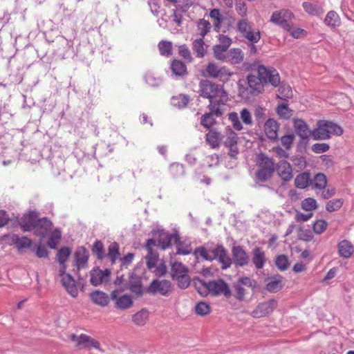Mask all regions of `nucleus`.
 Here are the masks:
<instances>
[{
  "mask_svg": "<svg viewBox=\"0 0 354 354\" xmlns=\"http://www.w3.org/2000/svg\"><path fill=\"white\" fill-rule=\"evenodd\" d=\"M310 174L304 172L299 174L295 179V185L299 189H304L309 185Z\"/></svg>",
  "mask_w": 354,
  "mask_h": 354,
  "instance_id": "obj_37",
  "label": "nucleus"
},
{
  "mask_svg": "<svg viewBox=\"0 0 354 354\" xmlns=\"http://www.w3.org/2000/svg\"><path fill=\"white\" fill-rule=\"evenodd\" d=\"M257 165L259 167L256 176L261 182L268 180L274 171L273 160L266 154L261 153L257 157Z\"/></svg>",
  "mask_w": 354,
  "mask_h": 354,
  "instance_id": "obj_5",
  "label": "nucleus"
},
{
  "mask_svg": "<svg viewBox=\"0 0 354 354\" xmlns=\"http://www.w3.org/2000/svg\"><path fill=\"white\" fill-rule=\"evenodd\" d=\"M90 296L92 301L98 306L104 307L107 306L109 303V296L102 291H93L91 293Z\"/></svg>",
  "mask_w": 354,
  "mask_h": 354,
  "instance_id": "obj_28",
  "label": "nucleus"
},
{
  "mask_svg": "<svg viewBox=\"0 0 354 354\" xmlns=\"http://www.w3.org/2000/svg\"><path fill=\"white\" fill-rule=\"evenodd\" d=\"M5 241L8 244L15 245L18 250H22L30 246L32 241L26 236L20 237L15 234H7L4 236Z\"/></svg>",
  "mask_w": 354,
  "mask_h": 354,
  "instance_id": "obj_17",
  "label": "nucleus"
},
{
  "mask_svg": "<svg viewBox=\"0 0 354 354\" xmlns=\"http://www.w3.org/2000/svg\"><path fill=\"white\" fill-rule=\"evenodd\" d=\"M256 73L257 74H250L247 77L248 84L251 93L258 94L263 92L264 86L267 84H270L274 87L279 85L280 77L275 68L258 65Z\"/></svg>",
  "mask_w": 354,
  "mask_h": 354,
  "instance_id": "obj_1",
  "label": "nucleus"
},
{
  "mask_svg": "<svg viewBox=\"0 0 354 354\" xmlns=\"http://www.w3.org/2000/svg\"><path fill=\"white\" fill-rule=\"evenodd\" d=\"M301 206L304 210L312 212V211L317 208L318 205L316 200L313 198H307L301 201Z\"/></svg>",
  "mask_w": 354,
  "mask_h": 354,
  "instance_id": "obj_44",
  "label": "nucleus"
},
{
  "mask_svg": "<svg viewBox=\"0 0 354 354\" xmlns=\"http://www.w3.org/2000/svg\"><path fill=\"white\" fill-rule=\"evenodd\" d=\"M145 80L146 83L151 86H157L161 84V80L155 77L152 72H147L145 75Z\"/></svg>",
  "mask_w": 354,
  "mask_h": 354,
  "instance_id": "obj_53",
  "label": "nucleus"
},
{
  "mask_svg": "<svg viewBox=\"0 0 354 354\" xmlns=\"http://www.w3.org/2000/svg\"><path fill=\"white\" fill-rule=\"evenodd\" d=\"M156 241L153 239H149L146 243L145 248L147 250V254L146 255L147 266L149 269H152L156 267L158 261V254L152 250V246H154Z\"/></svg>",
  "mask_w": 354,
  "mask_h": 354,
  "instance_id": "obj_21",
  "label": "nucleus"
},
{
  "mask_svg": "<svg viewBox=\"0 0 354 354\" xmlns=\"http://www.w3.org/2000/svg\"><path fill=\"white\" fill-rule=\"evenodd\" d=\"M275 265L281 271L286 270L289 266V261L286 255L281 254L277 257Z\"/></svg>",
  "mask_w": 354,
  "mask_h": 354,
  "instance_id": "obj_50",
  "label": "nucleus"
},
{
  "mask_svg": "<svg viewBox=\"0 0 354 354\" xmlns=\"http://www.w3.org/2000/svg\"><path fill=\"white\" fill-rule=\"evenodd\" d=\"M121 289H117L112 291L111 298L115 301V306L120 310L129 308L133 305V300L130 295H120Z\"/></svg>",
  "mask_w": 354,
  "mask_h": 354,
  "instance_id": "obj_12",
  "label": "nucleus"
},
{
  "mask_svg": "<svg viewBox=\"0 0 354 354\" xmlns=\"http://www.w3.org/2000/svg\"><path fill=\"white\" fill-rule=\"evenodd\" d=\"M227 138L225 140V145H232L237 143V135L231 129H227L226 131Z\"/></svg>",
  "mask_w": 354,
  "mask_h": 354,
  "instance_id": "obj_59",
  "label": "nucleus"
},
{
  "mask_svg": "<svg viewBox=\"0 0 354 354\" xmlns=\"http://www.w3.org/2000/svg\"><path fill=\"white\" fill-rule=\"evenodd\" d=\"M61 236V232L59 230L56 229L54 231H53L48 239V246L52 249H55L59 242Z\"/></svg>",
  "mask_w": 354,
  "mask_h": 354,
  "instance_id": "obj_47",
  "label": "nucleus"
},
{
  "mask_svg": "<svg viewBox=\"0 0 354 354\" xmlns=\"http://www.w3.org/2000/svg\"><path fill=\"white\" fill-rule=\"evenodd\" d=\"M158 48L162 55L168 57L171 55L172 44L169 41H160L158 44Z\"/></svg>",
  "mask_w": 354,
  "mask_h": 354,
  "instance_id": "obj_51",
  "label": "nucleus"
},
{
  "mask_svg": "<svg viewBox=\"0 0 354 354\" xmlns=\"http://www.w3.org/2000/svg\"><path fill=\"white\" fill-rule=\"evenodd\" d=\"M291 160L295 166L298 167L299 169H302L306 166V159L303 156H295L291 158Z\"/></svg>",
  "mask_w": 354,
  "mask_h": 354,
  "instance_id": "obj_63",
  "label": "nucleus"
},
{
  "mask_svg": "<svg viewBox=\"0 0 354 354\" xmlns=\"http://www.w3.org/2000/svg\"><path fill=\"white\" fill-rule=\"evenodd\" d=\"M293 17L292 12L290 10L283 9L274 12L271 16L270 21L286 30L290 28Z\"/></svg>",
  "mask_w": 354,
  "mask_h": 354,
  "instance_id": "obj_10",
  "label": "nucleus"
},
{
  "mask_svg": "<svg viewBox=\"0 0 354 354\" xmlns=\"http://www.w3.org/2000/svg\"><path fill=\"white\" fill-rule=\"evenodd\" d=\"M293 127L296 134L301 140H307L310 136H312V131L310 130L307 123L301 119H293Z\"/></svg>",
  "mask_w": 354,
  "mask_h": 354,
  "instance_id": "obj_18",
  "label": "nucleus"
},
{
  "mask_svg": "<svg viewBox=\"0 0 354 354\" xmlns=\"http://www.w3.org/2000/svg\"><path fill=\"white\" fill-rule=\"evenodd\" d=\"M171 276L173 279L177 281L178 286L182 289L187 288L190 284L188 268L182 263L174 262L171 264Z\"/></svg>",
  "mask_w": 354,
  "mask_h": 354,
  "instance_id": "obj_7",
  "label": "nucleus"
},
{
  "mask_svg": "<svg viewBox=\"0 0 354 354\" xmlns=\"http://www.w3.org/2000/svg\"><path fill=\"white\" fill-rule=\"evenodd\" d=\"M277 171L282 180L288 182L292 178V169L290 164L286 160L279 161L276 167Z\"/></svg>",
  "mask_w": 354,
  "mask_h": 354,
  "instance_id": "obj_23",
  "label": "nucleus"
},
{
  "mask_svg": "<svg viewBox=\"0 0 354 354\" xmlns=\"http://www.w3.org/2000/svg\"><path fill=\"white\" fill-rule=\"evenodd\" d=\"M342 128L328 120H319L317 127L312 131V137L315 140H328L333 136H341Z\"/></svg>",
  "mask_w": 354,
  "mask_h": 354,
  "instance_id": "obj_4",
  "label": "nucleus"
},
{
  "mask_svg": "<svg viewBox=\"0 0 354 354\" xmlns=\"http://www.w3.org/2000/svg\"><path fill=\"white\" fill-rule=\"evenodd\" d=\"M195 312L200 316H205L210 313V306L206 302H198L195 306Z\"/></svg>",
  "mask_w": 354,
  "mask_h": 354,
  "instance_id": "obj_48",
  "label": "nucleus"
},
{
  "mask_svg": "<svg viewBox=\"0 0 354 354\" xmlns=\"http://www.w3.org/2000/svg\"><path fill=\"white\" fill-rule=\"evenodd\" d=\"M183 12L182 11L175 9L172 15L170 16L169 19L171 23H174L176 26H181L183 22Z\"/></svg>",
  "mask_w": 354,
  "mask_h": 354,
  "instance_id": "obj_54",
  "label": "nucleus"
},
{
  "mask_svg": "<svg viewBox=\"0 0 354 354\" xmlns=\"http://www.w3.org/2000/svg\"><path fill=\"white\" fill-rule=\"evenodd\" d=\"M205 138H206V142L213 149L218 147L220 145L221 141V134L214 131H209L206 134Z\"/></svg>",
  "mask_w": 354,
  "mask_h": 354,
  "instance_id": "obj_32",
  "label": "nucleus"
},
{
  "mask_svg": "<svg viewBox=\"0 0 354 354\" xmlns=\"http://www.w3.org/2000/svg\"><path fill=\"white\" fill-rule=\"evenodd\" d=\"M69 339L78 349L90 350L95 348L97 351H102L100 343L88 335L84 333L80 335L71 334L69 336Z\"/></svg>",
  "mask_w": 354,
  "mask_h": 354,
  "instance_id": "obj_6",
  "label": "nucleus"
},
{
  "mask_svg": "<svg viewBox=\"0 0 354 354\" xmlns=\"http://www.w3.org/2000/svg\"><path fill=\"white\" fill-rule=\"evenodd\" d=\"M194 254L196 259L201 258L207 261L217 259L221 264V268L225 270L232 263V259L227 255L226 250L221 245H217L214 249L207 250L203 247L196 248Z\"/></svg>",
  "mask_w": 354,
  "mask_h": 354,
  "instance_id": "obj_3",
  "label": "nucleus"
},
{
  "mask_svg": "<svg viewBox=\"0 0 354 354\" xmlns=\"http://www.w3.org/2000/svg\"><path fill=\"white\" fill-rule=\"evenodd\" d=\"M328 223L326 221L320 219L316 221L313 226V231L317 234H322L327 228Z\"/></svg>",
  "mask_w": 354,
  "mask_h": 354,
  "instance_id": "obj_52",
  "label": "nucleus"
},
{
  "mask_svg": "<svg viewBox=\"0 0 354 354\" xmlns=\"http://www.w3.org/2000/svg\"><path fill=\"white\" fill-rule=\"evenodd\" d=\"M235 8L240 16L243 17L247 15V7L243 0H236L235 3Z\"/></svg>",
  "mask_w": 354,
  "mask_h": 354,
  "instance_id": "obj_58",
  "label": "nucleus"
},
{
  "mask_svg": "<svg viewBox=\"0 0 354 354\" xmlns=\"http://www.w3.org/2000/svg\"><path fill=\"white\" fill-rule=\"evenodd\" d=\"M344 201L342 198H335L328 201L326 204V209L328 212L338 211L342 207Z\"/></svg>",
  "mask_w": 354,
  "mask_h": 354,
  "instance_id": "obj_42",
  "label": "nucleus"
},
{
  "mask_svg": "<svg viewBox=\"0 0 354 354\" xmlns=\"http://www.w3.org/2000/svg\"><path fill=\"white\" fill-rule=\"evenodd\" d=\"M325 24L331 27L339 26L340 19L338 14L335 11H330L327 13L324 19Z\"/></svg>",
  "mask_w": 354,
  "mask_h": 354,
  "instance_id": "obj_39",
  "label": "nucleus"
},
{
  "mask_svg": "<svg viewBox=\"0 0 354 354\" xmlns=\"http://www.w3.org/2000/svg\"><path fill=\"white\" fill-rule=\"evenodd\" d=\"M52 226L51 222L46 218H42L37 220L34 228V234L44 239L50 230Z\"/></svg>",
  "mask_w": 354,
  "mask_h": 354,
  "instance_id": "obj_24",
  "label": "nucleus"
},
{
  "mask_svg": "<svg viewBox=\"0 0 354 354\" xmlns=\"http://www.w3.org/2000/svg\"><path fill=\"white\" fill-rule=\"evenodd\" d=\"M38 220V215L36 212H31L23 216L19 224L24 231H30L34 228Z\"/></svg>",
  "mask_w": 354,
  "mask_h": 354,
  "instance_id": "obj_25",
  "label": "nucleus"
},
{
  "mask_svg": "<svg viewBox=\"0 0 354 354\" xmlns=\"http://www.w3.org/2000/svg\"><path fill=\"white\" fill-rule=\"evenodd\" d=\"M156 234V239H153L156 241L155 245L161 248L162 250L168 248L171 245V241H177V235L175 234H168L163 230H158Z\"/></svg>",
  "mask_w": 354,
  "mask_h": 354,
  "instance_id": "obj_16",
  "label": "nucleus"
},
{
  "mask_svg": "<svg viewBox=\"0 0 354 354\" xmlns=\"http://www.w3.org/2000/svg\"><path fill=\"white\" fill-rule=\"evenodd\" d=\"M241 118L243 122L247 125H250L252 123L251 114L247 109H243L241 110Z\"/></svg>",
  "mask_w": 354,
  "mask_h": 354,
  "instance_id": "obj_62",
  "label": "nucleus"
},
{
  "mask_svg": "<svg viewBox=\"0 0 354 354\" xmlns=\"http://www.w3.org/2000/svg\"><path fill=\"white\" fill-rule=\"evenodd\" d=\"M210 112L204 114L201 118V124L206 127L209 128L214 122V115L218 116L221 114L220 106L218 105L209 106Z\"/></svg>",
  "mask_w": 354,
  "mask_h": 354,
  "instance_id": "obj_26",
  "label": "nucleus"
},
{
  "mask_svg": "<svg viewBox=\"0 0 354 354\" xmlns=\"http://www.w3.org/2000/svg\"><path fill=\"white\" fill-rule=\"evenodd\" d=\"M279 124L273 118H269L265 123L264 131L270 140H276L278 137Z\"/></svg>",
  "mask_w": 354,
  "mask_h": 354,
  "instance_id": "obj_27",
  "label": "nucleus"
},
{
  "mask_svg": "<svg viewBox=\"0 0 354 354\" xmlns=\"http://www.w3.org/2000/svg\"><path fill=\"white\" fill-rule=\"evenodd\" d=\"M236 28L239 32L252 44H256L261 39V34L258 29H254L250 22L246 19L237 21Z\"/></svg>",
  "mask_w": 354,
  "mask_h": 354,
  "instance_id": "obj_8",
  "label": "nucleus"
},
{
  "mask_svg": "<svg viewBox=\"0 0 354 354\" xmlns=\"http://www.w3.org/2000/svg\"><path fill=\"white\" fill-rule=\"evenodd\" d=\"M292 91L291 87L286 84H281L277 97L282 100H286L292 97Z\"/></svg>",
  "mask_w": 354,
  "mask_h": 354,
  "instance_id": "obj_45",
  "label": "nucleus"
},
{
  "mask_svg": "<svg viewBox=\"0 0 354 354\" xmlns=\"http://www.w3.org/2000/svg\"><path fill=\"white\" fill-rule=\"evenodd\" d=\"M353 251V245L348 241L343 240L338 243V252L342 257L344 259L350 258Z\"/></svg>",
  "mask_w": 354,
  "mask_h": 354,
  "instance_id": "obj_30",
  "label": "nucleus"
},
{
  "mask_svg": "<svg viewBox=\"0 0 354 354\" xmlns=\"http://www.w3.org/2000/svg\"><path fill=\"white\" fill-rule=\"evenodd\" d=\"M277 302L274 299H270L268 301L259 304L257 308L252 312L253 317L260 318L271 314L277 307Z\"/></svg>",
  "mask_w": 354,
  "mask_h": 354,
  "instance_id": "obj_14",
  "label": "nucleus"
},
{
  "mask_svg": "<svg viewBox=\"0 0 354 354\" xmlns=\"http://www.w3.org/2000/svg\"><path fill=\"white\" fill-rule=\"evenodd\" d=\"M218 41L219 43L218 44V45L227 50L232 44V39L229 37L223 35H219Z\"/></svg>",
  "mask_w": 354,
  "mask_h": 354,
  "instance_id": "obj_64",
  "label": "nucleus"
},
{
  "mask_svg": "<svg viewBox=\"0 0 354 354\" xmlns=\"http://www.w3.org/2000/svg\"><path fill=\"white\" fill-rule=\"evenodd\" d=\"M193 48L194 51L196 53L197 56L199 57H203L205 55V48H204V42L203 38L196 39L193 42Z\"/></svg>",
  "mask_w": 354,
  "mask_h": 354,
  "instance_id": "obj_49",
  "label": "nucleus"
},
{
  "mask_svg": "<svg viewBox=\"0 0 354 354\" xmlns=\"http://www.w3.org/2000/svg\"><path fill=\"white\" fill-rule=\"evenodd\" d=\"M200 94L202 97L209 100V105H218L225 104L228 96L223 86L208 80H202L199 84Z\"/></svg>",
  "mask_w": 354,
  "mask_h": 354,
  "instance_id": "obj_2",
  "label": "nucleus"
},
{
  "mask_svg": "<svg viewBox=\"0 0 354 354\" xmlns=\"http://www.w3.org/2000/svg\"><path fill=\"white\" fill-rule=\"evenodd\" d=\"M266 261L265 252L260 248H256L252 251V262L257 269L263 268Z\"/></svg>",
  "mask_w": 354,
  "mask_h": 354,
  "instance_id": "obj_29",
  "label": "nucleus"
},
{
  "mask_svg": "<svg viewBox=\"0 0 354 354\" xmlns=\"http://www.w3.org/2000/svg\"><path fill=\"white\" fill-rule=\"evenodd\" d=\"M203 286L206 291L214 296L223 295L229 298L231 296V291L229 286L223 279L212 280L206 283H203Z\"/></svg>",
  "mask_w": 354,
  "mask_h": 354,
  "instance_id": "obj_9",
  "label": "nucleus"
},
{
  "mask_svg": "<svg viewBox=\"0 0 354 354\" xmlns=\"http://www.w3.org/2000/svg\"><path fill=\"white\" fill-rule=\"evenodd\" d=\"M71 254V250L68 247L62 248L57 254V260L59 264L66 263Z\"/></svg>",
  "mask_w": 354,
  "mask_h": 354,
  "instance_id": "obj_46",
  "label": "nucleus"
},
{
  "mask_svg": "<svg viewBox=\"0 0 354 354\" xmlns=\"http://www.w3.org/2000/svg\"><path fill=\"white\" fill-rule=\"evenodd\" d=\"M62 284L66 292L73 297H77L79 292V285L71 274L65 275L61 279Z\"/></svg>",
  "mask_w": 354,
  "mask_h": 354,
  "instance_id": "obj_22",
  "label": "nucleus"
},
{
  "mask_svg": "<svg viewBox=\"0 0 354 354\" xmlns=\"http://www.w3.org/2000/svg\"><path fill=\"white\" fill-rule=\"evenodd\" d=\"M171 68L172 73L176 76L183 75L186 73V66L185 64L178 60L173 61Z\"/></svg>",
  "mask_w": 354,
  "mask_h": 354,
  "instance_id": "obj_41",
  "label": "nucleus"
},
{
  "mask_svg": "<svg viewBox=\"0 0 354 354\" xmlns=\"http://www.w3.org/2000/svg\"><path fill=\"white\" fill-rule=\"evenodd\" d=\"M89 254L83 247L78 248L74 254V265L77 270L84 269L87 266Z\"/></svg>",
  "mask_w": 354,
  "mask_h": 354,
  "instance_id": "obj_20",
  "label": "nucleus"
},
{
  "mask_svg": "<svg viewBox=\"0 0 354 354\" xmlns=\"http://www.w3.org/2000/svg\"><path fill=\"white\" fill-rule=\"evenodd\" d=\"M206 71L208 76L217 78L224 82H227L232 75L226 67L218 66L214 63H209L207 66Z\"/></svg>",
  "mask_w": 354,
  "mask_h": 354,
  "instance_id": "obj_11",
  "label": "nucleus"
},
{
  "mask_svg": "<svg viewBox=\"0 0 354 354\" xmlns=\"http://www.w3.org/2000/svg\"><path fill=\"white\" fill-rule=\"evenodd\" d=\"M149 318V312L146 309H142L132 317L133 322L138 326H143Z\"/></svg>",
  "mask_w": 354,
  "mask_h": 354,
  "instance_id": "obj_34",
  "label": "nucleus"
},
{
  "mask_svg": "<svg viewBox=\"0 0 354 354\" xmlns=\"http://www.w3.org/2000/svg\"><path fill=\"white\" fill-rule=\"evenodd\" d=\"M197 32L198 34L201 36V38H204V37L209 32L211 29L210 23L204 19H201L197 21Z\"/></svg>",
  "mask_w": 354,
  "mask_h": 354,
  "instance_id": "obj_38",
  "label": "nucleus"
},
{
  "mask_svg": "<svg viewBox=\"0 0 354 354\" xmlns=\"http://www.w3.org/2000/svg\"><path fill=\"white\" fill-rule=\"evenodd\" d=\"M313 187L316 189H324L326 187V176L322 173L316 174L310 182Z\"/></svg>",
  "mask_w": 354,
  "mask_h": 354,
  "instance_id": "obj_33",
  "label": "nucleus"
},
{
  "mask_svg": "<svg viewBox=\"0 0 354 354\" xmlns=\"http://www.w3.org/2000/svg\"><path fill=\"white\" fill-rule=\"evenodd\" d=\"M228 118L232 122L234 128L238 131H240L243 129L242 124L239 120V115L236 112L230 113L228 115Z\"/></svg>",
  "mask_w": 354,
  "mask_h": 354,
  "instance_id": "obj_57",
  "label": "nucleus"
},
{
  "mask_svg": "<svg viewBox=\"0 0 354 354\" xmlns=\"http://www.w3.org/2000/svg\"><path fill=\"white\" fill-rule=\"evenodd\" d=\"M295 136L293 134L286 135L281 137V145L286 149H289L294 141Z\"/></svg>",
  "mask_w": 354,
  "mask_h": 354,
  "instance_id": "obj_61",
  "label": "nucleus"
},
{
  "mask_svg": "<svg viewBox=\"0 0 354 354\" xmlns=\"http://www.w3.org/2000/svg\"><path fill=\"white\" fill-rule=\"evenodd\" d=\"M189 102V97L185 95H178L174 96L171 99V104L178 109L185 107Z\"/></svg>",
  "mask_w": 354,
  "mask_h": 354,
  "instance_id": "obj_40",
  "label": "nucleus"
},
{
  "mask_svg": "<svg viewBox=\"0 0 354 354\" xmlns=\"http://www.w3.org/2000/svg\"><path fill=\"white\" fill-rule=\"evenodd\" d=\"M228 59L233 64L241 63L243 60V53L239 48H232L228 53Z\"/></svg>",
  "mask_w": 354,
  "mask_h": 354,
  "instance_id": "obj_36",
  "label": "nucleus"
},
{
  "mask_svg": "<svg viewBox=\"0 0 354 354\" xmlns=\"http://www.w3.org/2000/svg\"><path fill=\"white\" fill-rule=\"evenodd\" d=\"M282 288L281 277L277 276L270 278L266 285V289L271 292H277Z\"/></svg>",
  "mask_w": 354,
  "mask_h": 354,
  "instance_id": "obj_35",
  "label": "nucleus"
},
{
  "mask_svg": "<svg viewBox=\"0 0 354 354\" xmlns=\"http://www.w3.org/2000/svg\"><path fill=\"white\" fill-rule=\"evenodd\" d=\"M329 148L327 143H315L312 146V151L316 153H322L327 151Z\"/></svg>",
  "mask_w": 354,
  "mask_h": 354,
  "instance_id": "obj_60",
  "label": "nucleus"
},
{
  "mask_svg": "<svg viewBox=\"0 0 354 354\" xmlns=\"http://www.w3.org/2000/svg\"><path fill=\"white\" fill-rule=\"evenodd\" d=\"M170 172L174 177H178L184 175L185 171L183 165L179 163H173L170 165Z\"/></svg>",
  "mask_w": 354,
  "mask_h": 354,
  "instance_id": "obj_56",
  "label": "nucleus"
},
{
  "mask_svg": "<svg viewBox=\"0 0 354 354\" xmlns=\"http://www.w3.org/2000/svg\"><path fill=\"white\" fill-rule=\"evenodd\" d=\"M119 256V245L117 243L110 244L108 250L107 257L111 263H115Z\"/></svg>",
  "mask_w": 354,
  "mask_h": 354,
  "instance_id": "obj_43",
  "label": "nucleus"
},
{
  "mask_svg": "<svg viewBox=\"0 0 354 354\" xmlns=\"http://www.w3.org/2000/svg\"><path fill=\"white\" fill-rule=\"evenodd\" d=\"M232 260L236 267H243L249 263L250 257L241 246H233L232 249Z\"/></svg>",
  "mask_w": 354,
  "mask_h": 354,
  "instance_id": "obj_15",
  "label": "nucleus"
},
{
  "mask_svg": "<svg viewBox=\"0 0 354 354\" xmlns=\"http://www.w3.org/2000/svg\"><path fill=\"white\" fill-rule=\"evenodd\" d=\"M111 272L108 269L104 270L99 268H93L91 271V283L95 286H97L103 283H106L109 280Z\"/></svg>",
  "mask_w": 354,
  "mask_h": 354,
  "instance_id": "obj_19",
  "label": "nucleus"
},
{
  "mask_svg": "<svg viewBox=\"0 0 354 354\" xmlns=\"http://www.w3.org/2000/svg\"><path fill=\"white\" fill-rule=\"evenodd\" d=\"M302 6L306 12L313 16H319L323 14L322 5L319 3L304 2Z\"/></svg>",
  "mask_w": 354,
  "mask_h": 354,
  "instance_id": "obj_31",
  "label": "nucleus"
},
{
  "mask_svg": "<svg viewBox=\"0 0 354 354\" xmlns=\"http://www.w3.org/2000/svg\"><path fill=\"white\" fill-rule=\"evenodd\" d=\"M172 286L168 280H153L149 286V292L152 294L160 293L168 296L171 291Z\"/></svg>",
  "mask_w": 354,
  "mask_h": 354,
  "instance_id": "obj_13",
  "label": "nucleus"
},
{
  "mask_svg": "<svg viewBox=\"0 0 354 354\" xmlns=\"http://www.w3.org/2000/svg\"><path fill=\"white\" fill-rule=\"evenodd\" d=\"M277 113L281 118L288 119L291 116V111L286 104H279L277 108Z\"/></svg>",
  "mask_w": 354,
  "mask_h": 354,
  "instance_id": "obj_55",
  "label": "nucleus"
}]
</instances>
